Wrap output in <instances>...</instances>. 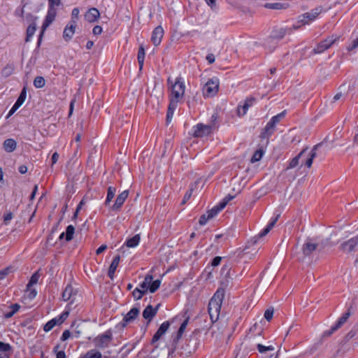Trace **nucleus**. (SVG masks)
Returning a JSON list of instances; mask_svg holds the SVG:
<instances>
[{
    "mask_svg": "<svg viewBox=\"0 0 358 358\" xmlns=\"http://www.w3.org/2000/svg\"><path fill=\"white\" fill-rule=\"evenodd\" d=\"M320 143L315 145L313 149L308 152V148H303L295 157L289 162L287 169H294L299 164V160H301V166L303 164L310 168L312 166L314 158L316 157V150L320 146Z\"/></svg>",
    "mask_w": 358,
    "mask_h": 358,
    "instance_id": "nucleus-1",
    "label": "nucleus"
},
{
    "mask_svg": "<svg viewBox=\"0 0 358 358\" xmlns=\"http://www.w3.org/2000/svg\"><path fill=\"white\" fill-rule=\"evenodd\" d=\"M224 297V290L219 288L208 303V311L212 322H216L219 318Z\"/></svg>",
    "mask_w": 358,
    "mask_h": 358,
    "instance_id": "nucleus-2",
    "label": "nucleus"
},
{
    "mask_svg": "<svg viewBox=\"0 0 358 358\" xmlns=\"http://www.w3.org/2000/svg\"><path fill=\"white\" fill-rule=\"evenodd\" d=\"M48 10L45 19L43 23V31H41L38 41V45H40L41 38L43 34V31L48 27L52 22L55 20L57 15V7L62 5V0H48Z\"/></svg>",
    "mask_w": 358,
    "mask_h": 358,
    "instance_id": "nucleus-3",
    "label": "nucleus"
},
{
    "mask_svg": "<svg viewBox=\"0 0 358 358\" xmlns=\"http://www.w3.org/2000/svg\"><path fill=\"white\" fill-rule=\"evenodd\" d=\"M352 306H350L348 308V310L344 313L341 317L338 318L337 322L334 325H333L329 330L325 331L323 333L324 336H330L336 331H338L340 328L343 327V325L348 321L350 315H352Z\"/></svg>",
    "mask_w": 358,
    "mask_h": 358,
    "instance_id": "nucleus-4",
    "label": "nucleus"
},
{
    "mask_svg": "<svg viewBox=\"0 0 358 358\" xmlns=\"http://www.w3.org/2000/svg\"><path fill=\"white\" fill-rule=\"evenodd\" d=\"M113 340L112 332L108 330L104 334H100L94 338L93 342L96 348L103 349L107 348Z\"/></svg>",
    "mask_w": 358,
    "mask_h": 358,
    "instance_id": "nucleus-5",
    "label": "nucleus"
},
{
    "mask_svg": "<svg viewBox=\"0 0 358 358\" xmlns=\"http://www.w3.org/2000/svg\"><path fill=\"white\" fill-rule=\"evenodd\" d=\"M219 89V80L217 78L210 79L203 86V94L204 96H214Z\"/></svg>",
    "mask_w": 358,
    "mask_h": 358,
    "instance_id": "nucleus-6",
    "label": "nucleus"
},
{
    "mask_svg": "<svg viewBox=\"0 0 358 358\" xmlns=\"http://www.w3.org/2000/svg\"><path fill=\"white\" fill-rule=\"evenodd\" d=\"M185 83L180 78H177L176 82L172 85L171 98L175 100L180 101L185 93Z\"/></svg>",
    "mask_w": 358,
    "mask_h": 358,
    "instance_id": "nucleus-7",
    "label": "nucleus"
},
{
    "mask_svg": "<svg viewBox=\"0 0 358 358\" xmlns=\"http://www.w3.org/2000/svg\"><path fill=\"white\" fill-rule=\"evenodd\" d=\"M358 245V236H355L343 243L339 246V250L345 254H351L356 250Z\"/></svg>",
    "mask_w": 358,
    "mask_h": 358,
    "instance_id": "nucleus-8",
    "label": "nucleus"
},
{
    "mask_svg": "<svg viewBox=\"0 0 358 358\" xmlns=\"http://www.w3.org/2000/svg\"><path fill=\"white\" fill-rule=\"evenodd\" d=\"M78 295L77 290L74 289L71 285H68L62 292V297L65 301H69V309H71V306L76 299Z\"/></svg>",
    "mask_w": 358,
    "mask_h": 358,
    "instance_id": "nucleus-9",
    "label": "nucleus"
},
{
    "mask_svg": "<svg viewBox=\"0 0 358 358\" xmlns=\"http://www.w3.org/2000/svg\"><path fill=\"white\" fill-rule=\"evenodd\" d=\"M215 126L212 124H198L194 127V136L203 137L210 134Z\"/></svg>",
    "mask_w": 358,
    "mask_h": 358,
    "instance_id": "nucleus-10",
    "label": "nucleus"
},
{
    "mask_svg": "<svg viewBox=\"0 0 358 358\" xmlns=\"http://www.w3.org/2000/svg\"><path fill=\"white\" fill-rule=\"evenodd\" d=\"M321 10L322 9L320 8H315L310 12L303 13V15L299 16L298 22H300L302 24H308L310 22L313 21L317 17V15L321 13Z\"/></svg>",
    "mask_w": 358,
    "mask_h": 358,
    "instance_id": "nucleus-11",
    "label": "nucleus"
},
{
    "mask_svg": "<svg viewBox=\"0 0 358 358\" xmlns=\"http://www.w3.org/2000/svg\"><path fill=\"white\" fill-rule=\"evenodd\" d=\"M336 41V38H335L334 36L328 37L327 38L318 43L317 46L313 49V52L316 54L322 53L324 50L329 48Z\"/></svg>",
    "mask_w": 358,
    "mask_h": 358,
    "instance_id": "nucleus-12",
    "label": "nucleus"
},
{
    "mask_svg": "<svg viewBox=\"0 0 358 358\" xmlns=\"http://www.w3.org/2000/svg\"><path fill=\"white\" fill-rule=\"evenodd\" d=\"M317 248V243H315L313 239L307 238L301 248L303 255L306 257H310Z\"/></svg>",
    "mask_w": 358,
    "mask_h": 358,
    "instance_id": "nucleus-13",
    "label": "nucleus"
},
{
    "mask_svg": "<svg viewBox=\"0 0 358 358\" xmlns=\"http://www.w3.org/2000/svg\"><path fill=\"white\" fill-rule=\"evenodd\" d=\"M299 27V26L293 25L292 27L290 28H279L274 29L271 33V38L273 39H282L287 34H291L293 30H296Z\"/></svg>",
    "mask_w": 358,
    "mask_h": 358,
    "instance_id": "nucleus-14",
    "label": "nucleus"
},
{
    "mask_svg": "<svg viewBox=\"0 0 358 358\" xmlns=\"http://www.w3.org/2000/svg\"><path fill=\"white\" fill-rule=\"evenodd\" d=\"M256 102V98L253 96L248 97L243 105H238L237 108L238 115L241 117L247 113L248 110Z\"/></svg>",
    "mask_w": 358,
    "mask_h": 358,
    "instance_id": "nucleus-15",
    "label": "nucleus"
},
{
    "mask_svg": "<svg viewBox=\"0 0 358 358\" xmlns=\"http://www.w3.org/2000/svg\"><path fill=\"white\" fill-rule=\"evenodd\" d=\"M139 308L136 307L132 308L124 317L120 324L122 327H125L127 324L133 322L139 314Z\"/></svg>",
    "mask_w": 358,
    "mask_h": 358,
    "instance_id": "nucleus-16",
    "label": "nucleus"
},
{
    "mask_svg": "<svg viewBox=\"0 0 358 358\" xmlns=\"http://www.w3.org/2000/svg\"><path fill=\"white\" fill-rule=\"evenodd\" d=\"M77 22L76 20H71L70 24L66 25L63 31V38L65 41L71 40L76 30Z\"/></svg>",
    "mask_w": 358,
    "mask_h": 358,
    "instance_id": "nucleus-17",
    "label": "nucleus"
},
{
    "mask_svg": "<svg viewBox=\"0 0 358 358\" xmlns=\"http://www.w3.org/2000/svg\"><path fill=\"white\" fill-rule=\"evenodd\" d=\"M170 327V322L169 321H165L157 329V332L154 334L151 343L154 344L157 341H158L160 338L167 331Z\"/></svg>",
    "mask_w": 358,
    "mask_h": 358,
    "instance_id": "nucleus-18",
    "label": "nucleus"
},
{
    "mask_svg": "<svg viewBox=\"0 0 358 358\" xmlns=\"http://www.w3.org/2000/svg\"><path fill=\"white\" fill-rule=\"evenodd\" d=\"M164 36V29L161 26H158L154 29L152 36L151 41L155 46H158L162 41V39Z\"/></svg>",
    "mask_w": 358,
    "mask_h": 358,
    "instance_id": "nucleus-19",
    "label": "nucleus"
},
{
    "mask_svg": "<svg viewBox=\"0 0 358 358\" xmlns=\"http://www.w3.org/2000/svg\"><path fill=\"white\" fill-rule=\"evenodd\" d=\"M159 306L157 305L155 308H153L152 306L148 305L143 311V317L145 320H148V323L150 322L157 315Z\"/></svg>",
    "mask_w": 358,
    "mask_h": 358,
    "instance_id": "nucleus-20",
    "label": "nucleus"
},
{
    "mask_svg": "<svg viewBox=\"0 0 358 358\" xmlns=\"http://www.w3.org/2000/svg\"><path fill=\"white\" fill-rule=\"evenodd\" d=\"M129 195V191L124 190L122 192H121L120 194H118L115 203L111 206V209L113 210H119L123 203H124L125 200L128 197Z\"/></svg>",
    "mask_w": 358,
    "mask_h": 358,
    "instance_id": "nucleus-21",
    "label": "nucleus"
},
{
    "mask_svg": "<svg viewBox=\"0 0 358 358\" xmlns=\"http://www.w3.org/2000/svg\"><path fill=\"white\" fill-rule=\"evenodd\" d=\"M85 20L90 22H95L100 17V13L96 8H90L85 15Z\"/></svg>",
    "mask_w": 358,
    "mask_h": 358,
    "instance_id": "nucleus-22",
    "label": "nucleus"
},
{
    "mask_svg": "<svg viewBox=\"0 0 358 358\" xmlns=\"http://www.w3.org/2000/svg\"><path fill=\"white\" fill-rule=\"evenodd\" d=\"M120 261V256L119 255H116L113 258V259L109 266L108 275L111 280L114 279L115 273V271L119 265Z\"/></svg>",
    "mask_w": 358,
    "mask_h": 358,
    "instance_id": "nucleus-23",
    "label": "nucleus"
},
{
    "mask_svg": "<svg viewBox=\"0 0 358 358\" xmlns=\"http://www.w3.org/2000/svg\"><path fill=\"white\" fill-rule=\"evenodd\" d=\"M17 147L16 141L13 138H7L3 143V148L7 152H13Z\"/></svg>",
    "mask_w": 358,
    "mask_h": 358,
    "instance_id": "nucleus-24",
    "label": "nucleus"
},
{
    "mask_svg": "<svg viewBox=\"0 0 358 358\" xmlns=\"http://www.w3.org/2000/svg\"><path fill=\"white\" fill-rule=\"evenodd\" d=\"M11 349L10 344L0 342V358H8Z\"/></svg>",
    "mask_w": 358,
    "mask_h": 358,
    "instance_id": "nucleus-25",
    "label": "nucleus"
},
{
    "mask_svg": "<svg viewBox=\"0 0 358 358\" xmlns=\"http://www.w3.org/2000/svg\"><path fill=\"white\" fill-rule=\"evenodd\" d=\"M275 127V123H273L271 120H270L266 125L264 131L261 134L262 138H266L271 136L274 131V128Z\"/></svg>",
    "mask_w": 358,
    "mask_h": 358,
    "instance_id": "nucleus-26",
    "label": "nucleus"
},
{
    "mask_svg": "<svg viewBox=\"0 0 358 358\" xmlns=\"http://www.w3.org/2000/svg\"><path fill=\"white\" fill-rule=\"evenodd\" d=\"M189 317H187L181 324L178 332L176 336L173 338V342L177 343L182 336V334L188 324Z\"/></svg>",
    "mask_w": 358,
    "mask_h": 358,
    "instance_id": "nucleus-27",
    "label": "nucleus"
},
{
    "mask_svg": "<svg viewBox=\"0 0 358 358\" xmlns=\"http://www.w3.org/2000/svg\"><path fill=\"white\" fill-rule=\"evenodd\" d=\"M153 280V276L151 274H148L144 278V280L139 284V288L141 290H146V293L148 291L149 285L151 283V281Z\"/></svg>",
    "mask_w": 358,
    "mask_h": 358,
    "instance_id": "nucleus-28",
    "label": "nucleus"
},
{
    "mask_svg": "<svg viewBox=\"0 0 358 358\" xmlns=\"http://www.w3.org/2000/svg\"><path fill=\"white\" fill-rule=\"evenodd\" d=\"M140 240V234H136L133 237L129 238L126 241L125 245L129 248H134L138 245Z\"/></svg>",
    "mask_w": 358,
    "mask_h": 358,
    "instance_id": "nucleus-29",
    "label": "nucleus"
},
{
    "mask_svg": "<svg viewBox=\"0 0 358 358\" xmlns=\"http://www.w3.org/2000/svg\"><path fill=\"white\" fill-rule=\"evenodd\" d=\"M116 192V188L112 186L108 187L107 189V196L106 199L105 201V205L107 206L109 205L112 199L114 198Z\"/></svg>",
    "mask_w": 358,
    "mask_h": 358,
    "instance_id": "nucleus-30",
    "label": "nucleus"
},
{
    "mask_svg": "<svg viewBox=\"0 0 358 358\" xmlns=\"http://www.w3.org/2000/svg\"><path fill=\"white\" fill-rule=\"evenodd\" d=\"M145 50L143 46H141L138 49V56H137L140 70H141L143 69V62H144V59H145Z\"/></svg>",
    "mask_w": 358,
    "mask_h": 358,
    "instance_id": "nucleus-31",
    "label": "nucleus"
},
{
    "mask_svg": "<svg viewBox=\"0 0 358 358\" xmlns=\"http://www.w3.org/2000/svg\"><path fill=\"white\" fill-rule=\"evenodd\" d=\"M20 3L21 7L16 8L15 10V15L23 18L24 14V8L27 5V3L24 0H22Z\"/></svg>",
    "mask_w": 358,
    "mask_h": 358,
    "instance_id": "nucleus-32",
    "label": "nucleus"
},
{
    "mask_svg": "<svg viewBox=\"0 0 358 358\" xmlns=\"http://www.w3.org/2000/svg\"><path fill=\"white\" fill-rule=\"evenodd\" d=\"M36 29V24L35 23H33L30 24L27 29V36H26V42H28L30 41V38L32 37V36L34 34Z\"/></svg>",
    "mask_w": 358,
    "mask_h": 358,
    "instance_id": "nucleus-33",
    "label": "nucleus"
},
{
    "mask_svg": "<svg viewBox=\"0 0 358 358\" xmlns=\"http://www.w3.org/2000/svg\"><path fill=\"white\" fill-rule=\"evenodd\" d=\"M101 353L96 350H89L85 353L83 358H101Z\"/></svg>",
    "mask_w": 358,
    "mask_h": 358,
    "instance_id": "nucleus-34",
    "label": "nucleus"
},
{
    "mask_svg": "<svg viewBox=\"0 0 358 358\" xmlns=\"http://www.w3.org/2000/svg\"><path fill=\"white\" fill-rule=\"evenodd\" d=\"M161 280H155L154 281H151V283L149 285L148 291L150 293H155L160 287Z\"/></svg>",
    "mask_w": 358,
    "mask_h": 358,
    "instance_id": "nucleus-35",
    "label": "nucleus"
},
{
    "mask_svg": "<svg viewBox=\"0 0 358 358\" xmlns=\"http://www.w3.org/2000/svg\"><path fill=\"white\" fill-rule=\"evenodd\" d=\"M59 324V322L56 317L48 321L43 327L45 331H50L55 325Z\"/></svg>",
    "mask_w": 358,
    "mask_h": 358,
    "instance_id": "nucleus-36",
    "label": "nucleus"
},
{
    "mask_svg": "<svg viewBox=\"0 0 358 358\" xmlns=\"http://www.w3.org/2000/svg\"><path fill=\"white\" fill-rule=\"evenodd\" d=\"M75 233V228L73 225H69L66 229V241H70L73 239Z\"/></svg>",
    "mask_w": 358,
    "mask_h": 358,
    "instance_id": "nucleus-37",
    "label": "nucleus"
},
{
    "mask_svg": "<svg viewBox=\"0 0 358 358\" xmlns=\"http://www.w3.org/2000/svg\"><path fill=\"white\" fill-rule=\"evenodd\" d=\"M71 310V309H69V306H67L66 308V310L64 311L59 316L56 317L59 322V324H62L66 320Z\"/></svg>",
    "mask_w": 358,
    "mask_h": 358,
    "instance_id": "nucleus-38",
    "label": "nucleus"
},
{
    "mask_svg": "<svg viewBox=\"0 0 358 358\" xmlns=\"http://www.w3.org/2000/svg\"><path fill=\"white\" fill-rule=\"evenodd\" d=\"M146 294V290H141L139 287H136L132 292V296L135 300L142 299L143 296Z\"/></svg>",
    "mask_w": 358,
    "mask_h": 358,
    "instance_id": "nucleus-39",
    "label": "nucleus"
},
{
    "mask_svg": "<svg viewBox=\"0 0 358 358\" xmlns=\"http://www.w3.org/2000/svg\"><path fill=\"white\" fill-rule=\"evenodd\" d=\"M45 80L42 76H37L34 80V86L36 88H42L45 86Z\"/></svg>",
    "mask_w": 358,
    "mask_h": 358,
    "instance_id": "nucleus-40",
    "label": "nucleus"
},
{
    "mask_svg": "<svg viewBox=\"0 0 358 358\" xmlns=\"http://www.w3.org/2000/svg\"><path fill=\"white\" fill-rule=\"evenodd\" d=\"M263 155L264 151L262 149L256 150L251 158V162L255 163L259 161L262 158Z\"/></svg>",
    "mask_w": 358,
    "mask_h": 358,
    "instance_id": "nucleus-41",
    "label": "nucleus"
},
{
    "mask_svg": "<svg viewBox=\"0 0 358 358\" xmlns=\"http://www.w3.org/2000/svg\"><path fill=\"white\" fill-rule=\"evenodd\" d=\"M26 96H27V90H26V88L24 87L22 89V90L21 91L20 94L18 96V98H17V101H15V103H17V105L22 106V103L25 101Z\"/></svg>",
    "mask_w": 358,
    "mask_h": 358,
    "instance_id": "nucleus-42",
    "label": "nucleus"
},
{
    "mask_svg": "<svg viewBox=\"0 0 358 358\" xmlns=\"http://www.w3.org/2000/svg\"><path fill=\"white\" fill-rule=\"evenodd\" d=\"M179 101H180L175 100V99L170 98V101H169L167 112H171V113H174V111L176 109V108L178 106V103Z\"/></svg>",
    "mask_w": 358,
    "mask_h": 358,
    "instance_id": "nucleus-43",
    "label": "nucleus"
},
{
    "mask_svg": "<svg viewBox=\"0 0 358 358\" xmlns=\"http://www.w3.org/2000/svg\"><path fill=\"white\" fill-rule=\"evenodd\" d=\"M257 348L260 353H264L266 351H273L275 350L273 345L264 346L262 344H257Z\"/></svg>",
    "mask_w": 358,
    "mask_h": 358,
    "instance_id": "nucleus-44",
    "label": "nucleus"
},
{
    "mask_svg": "<svg viewBox=\"0 0 358 358\" xmlns=\"http://www.w3.org/2000/svg\"><path fill=\"white\" fill-rule=\"evenodd\" d=\"M38 279H39V275L38 274V273H34L31 275V278H30V280H29V282H28V284L27 285V288L29 289L34 285L36 284L38 282Z\"/></svg>",
    "mask_w": 358,
    "mask_h": 358,
    "instance_id": "nucleus-45",
    "label": "nucleus"
},
{
    "mask_svg": "<svg viewBox=\"0 0 358 358\" xmlns=\"http://www.w3.org/2000/svg\"><path fill=\"white\" fill-rule=\"evenodd\" d=\"M265 8L270 9L280 10L284 8V6L280 3H267L265 4Z\"/></svg>",
    "mask_w": 358,
    "mask_h": 358,
    "instance_id": "nucleus-46",
    "label": "nucleus"
},
{
    "mask_svg": "<svg viewBox=\"0 0 358 358\" xmlns=\"http://www.w3.org/2000/svg\"><path fill=\"white\" fill-rule=\"evenodd\" d=\"M13 67L11 65H7L2 69L1 73L4 77H8L13 73Z\"/></svg>",
    "mask_w": 358,
    "mask_h": 358,
    "instance_id": "nucleus-47",
    "label": "nucleus"
},
{
    "mask_svg": "<svg viewBox=\"0 0 358 358\" xmlns=\"http://www.w3.org/2000/svg\"><path fill=\"white\" fill-rule=\"evenodd\" d=\"M83 330V324L81 323L78 324L75 329L72 332V336L75 338H79Z\"/></svg>",
    "mask_w": 358,
    "mask_h": 358,
    "instance_id": "nucleus-48",
    "label": "nucleus"
},
{
    "mask_svg": "<svg viewBox=\"0 0 358 358\" xmlns=\"http://www.w3.org/2000/svg\"><path fill=\"white\" fill-rule=\"evenodd\" d=\"M59 345H57L54 347L53 352L56 353L57 358H66V354L64 351L60 350L59 351Z\"/></svg>",
    "mask_w": 358,
    "mask_h": 358,
    "instance_id": "nucleus-49",
    "label": "nucleus"
},
{
    "mask_svg": "<svg viewBox=\"0 0 358 358\" xmlns=\"http://www.w3.org/2000/svg\"><path fill=\"white\" fill-rule=\"evenodd\" d=\"M274 310L273 308H268L264 313V317L267 321H270L273 316Z\"/></svg>",
    "mask_w": 358,
    "mask_h": 358,
    "instance_id": "nucleus-50",
    "label": "nucleus"
},
{
    "mask_svg": "<svg viewBox=\"0 0 358 358\" xmlns=\"http://www.w3.org/2000/svg\"><path fill=\"white\" fill-rule=\"evenodd\" d=\"M285 115V112H282V113L278 114L277 115L273 116L271 119V120L273 123H275V124L276 125V124H278L280 121V120L284 117Z\"/></svg>",
    "mask_w": 358,
    "mask_h": 358,
    "instance_id": "nucleus-51",
    "label": "nucleus"
},
{
    "mask_svg": "<svg viewBox=\"0 0 358 358\" xmlns=\"http://www.w3.org/2000/svg\"><path fill=\"white\" fill-rule=\"evenodd\" d=\"M220 212L218 208H217V206H214L212 209H210V210H208L207 212V214L208 215V217H210V218H213L214 217L215 215H217V214Z\"/></svg>",
    "mask_w": 358,
    "mask_h": 358,
    "instance_id": "nucleus-52",
    "label": "nucleus"
},
{
    "mask_svg": "<svg viewBox=\"0 0 358 358\" xmlns=\"http://www.w3.org/2000/svg\"><path fill=\"white\" fill-rule=\"evenodd\" d=\"M27 292H28V298L29 299H34L37 294L36 290L35 289H32L31 287L29 289L27 287Z\"/></svg>",
    "mask_w": 358,
    "mask_h": 358,
    "instance_id": "nucleus-53",
    "label": "nucleus"
},
{
    "mask_svg": "<svg viewBox=\"0 0 358 358\" xmlns=\"http://www.w3.org/2000/svg\"><path fill=\"white\" fill-rule=\"evenodd\" d=\"M280 217V214H277L274 218H273L266 226L270 230L275 226V223Z\"/></svg>",
    "mask_w": 358,
    "mask_h": 358,
    "instance_id": "nucleus-54",
    "label": "nucleus"
},
{
    "mask_svg": "<svg viewBox=\"0 0 358 358\" xmlns=\"http://www.w3.org/2000/svg\"><path fill=\"white\" fill-rule=\"evenodd\" d=\"M209 219H211L210 217H208V215H206V214H203L202 215L200 218H199V223L200 225H204L206 224V222H208V220Z\"/></svg>",
    "mask_w": 358,
    "mask_h": 358,
    "instance_id": "nucleus-55",
    "label": "nucleus"
},
{
    "mask_svg": "<svg viewBox=\"0 0 358 358\" xmlns=\"http://www.w3.org/2000/svg\"><path fill=\"white\" fill-rule=\"evenodd\" d=\"M13 218V213L8 212L3 215V222L5 224H8Z\"/></svg>",
    "mask_w": 358,
    "mask_h": 358,
    "instance_id": "nucleus-56",
    "label": "nucleus"
},
{
    "mask_svg": "<svg viewBox=\"0 0 358 358\" xmlns=\"http://www.w3.org/2000/svg\"><path fill=\"white\" fill-rule=\"evenodd\" d=\"M71 334H72L70 332L69 330H65L63 332V334H62V336L60 338L61 341H66L67 339H69L70 338Z\"/></svg>",
    "mask_w": 358,
    "mask_h": 358,
    "instance_id": "nucleus-57",
    "label": "nucleus"
},
{
    "mask_svg": "<svg viewBox=\"0 0 358 358\" xmlns=\"http://www.w3.org/2000/svg\"><path fill=\"white\" fill-rule=\"evenodd\" d=\"M222 260V257L217 256L214 257L211 262V266H217L220 264V262Z\"/></svg>",
    "mask_w": 358,
    "mask_h": 358,
    "instance_id": "nucleus-58",
    "label": "nucleus"
},
{
    "mask_svg": "<svg viewBox=\"0 0 358 358\" xmlns=\"http://www.w3.org/2000/svg\"><path fill=\"white\" fill-rule=\"evenodd\" d=\"M192 190L193 189L191 187L185 194L184 196V198H183V200H182V203H185L187 200L189 199V198L191 197L192 196Z\"/></svg>",
    "mask_w": 358,
    "mask_h": 358,
    "instance_id": "nucleus-59",
    "label": "nucleus"
},
{
    "mask_svg": "<svg viewBox=\"0 0 358 358\" xmlns=\"http://www.w3.org/2000/svg\"><path fill=\"white\" fill-rule=\"evenodd\" d=\"M79 13H80L79 9L78 8H74L72 10V13H71V20H75V19L78 18Z\"/></svg>",
    "mask_w": 358,
    "mask_h": 358,
    "instance_id": "nucleus-60",
    "label": "nucleus"
},
{
    "mask_svg": "<svg viewBox=\"0 0 358 358\" xmlns=\"http://www.w3.org/2000/svg\"><path fill=\"white\" fill-rule=\"evenodd\" d=\"M92 32L94 35H99L102 32V27L99 25H96L93 28Z\"/></svg>",
    "mask_w": 358,
    "mask_h": 358,
    "instance_id": "nucleus-61",
    "label": "nucleus"
},
{
    "mask_svg": "<svg viewBox=\"0 0 358 358\" xmlns=\"http://www.w3.org/2000/svg\"><path fill=\"white\" fill-rule=\"evenodd\" d=\"M10 271L9 268H6L0 271V280L4 278L8 273Z\"/></svg>",
    "mask_w": 358,
    "mask_h": 358,
    "instance_id": "nucleus-62",
    "label": "nucleus"
},
{
    "mask_svg": "<svg viewBox=\"0 0 358 358\" xmlns=\"http://www.w3.org/2000/svg\"><path fill=\"white\" fill-rule=\"evenodd\" d=\"M10 308L11 309V311L15 314L19 310L20 306L18 303H13L10 306Z\"/></svg>",
    "mask_w": 358,
    "mask_h": 358,
    "instance_id": "nucleus-63",
    "label": "nucleus"
},
{
    "mask_svg": "<svg viewBox=\"0 0 358 358\" xmlns=\"http://www.w3.org/2000/svg\"><path fill=\"white\" fill-rule=\"evenodd\" d=\"M206 60L209 64H213L215 62V56L213 54H208L206 56Z\"/></svg>",
    "mask_w": 358,
    "mask_h": 358,
    "instance_id": "nucleus-64",
    "label": "nucleus"
}]
</instances>
